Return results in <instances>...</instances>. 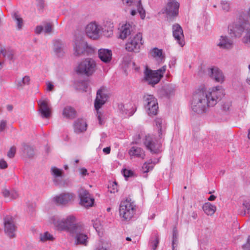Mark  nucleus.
Instances as JSON below:
<instances>
[{"mask_svg": "<svg viewBox=\"0 0 250 250\" xmlns=\"http://www.w3.org/2000/svg\"><path fill=\"white\" fill-rule=\"evenodd\" d=\"M77 88L83 91H87L88 83L86 81H78L76 83Z\"/></svg>", "mask_w": 250, "mask_h": 250, "instance_id": "40", "label": "nucleus"}, {"mask_svg": "<svg viewBox=\"0 0 250 250\" xmlns=\"http://www.w3.org/2000/svg\"><path fill=\"white\" fill-rule=\"evenodd\" d=\"M78 196L80 198V204L85 208L92 207L94 203V199L89 192L83 188L79 190Z\"/></svg>", "mask_w": 250, "mask_h": 250, "instance_id": "13", "label": "nucleus"}, {"mask_svg": "<svg viewBox=\"0 0 250 250\" xmlns=\"http://www.w3.org/2000/svg\"><path fill=\"white\" fill-rule=\"evenodd\" d=\"M40 240L42 242H45L46 241H52L54 240V237L48 231H46L40 234Z\"/></svg>", "mask_w": 250, "mask_h": 250, "instance_id": "42", "label": "nucleus"}, {"mask_svg": "<svg viewBox=\"0 0 250 250\" xmlns=\"http://www.w3.org/2000/svg\"><path fill=\"white\" fill-rule=\"evenodd\" d=\"M4 230L5 233L10 238L16 237V226L14 222V219L11 216L7 215L3 218Z\"/></svg>", "mask_w": 250, "mask_h": 250, "instance_id": "11", "label": "nucleus"}, {"mask_svg": "<svg viewBox=\"0 0 250 250\" xmlns=\"http://www.w3.org/2000/svg\"><path fill=\"white\" fill-rule=\"evenodd\" d=\"M249 24L246 21H239L229 26V34H233L237 38L240 37L244 31L249 26Z\"/></svg>", "mask_w": 250, "mask_h": 250, "instance_id": "15", "label": "nucleus"}, {"mask_svg": "<svg viewBox=\"0 0 250 250\" xmlns=\"http://www.w3.org/2000/svg\"><path fill=\"white\" fill-rule=\"evenodd\" d=\"M242 42L244 43L250 45V25L245 30V34L243 38Z\"/></svg>", "mask_w": 250, "mask_h": 250, "instance_id": "43", "label": "nucleus"}, {"mask_svg": "<svg viewBox=\"0 0 250 250\" xmlns=\"http://www.w3.org/2000/svg\"><path fill=\"white\" fill-rule=\"evenodd\" d=\"M2 194L3 196L5 198H10L12 199H15L18 198L19 197V193L18 192L15 190H12L11 191H9L6 188H3L2 190Z\"/></svg>", "mask_w": 250, "mask_h": 250, "instance_id": "35", "label": "nucleus"}, {"mask_svg": "<svg viewBox=\"0 0 250 250\" xmlns=\"http://www.w3.org/2000/svg\"><path fill=\"white\" fill-rule=\"evenodd\" d=\"M175 89L174 86L171 84H167L162 87L159 90V93L161 97L170 98L174 95Z\"/></svg>", "mask_w": 250, "mask_h": 250, "instance_id": "27", "label": "nucleus"}, {"mask_svg": "<svg viewBox=\"0 0 250 250\" xmlns=\"http://www.w3.org/2000/svg\"><path fill=\"white\" fill-rule=\"evenodd\" d=\"M231 105V103L230 102H225L223 105H222V108L223 109L224 111H228Z\"/></svg>", "mask_w": 250, "mask_h": 250, "instance_id": "51", "label": "nucleus"}, {"mask_svg": "<svg viewBox=\"0 0 250 250\" xmlns=\"http://www.w3.org/2000/svg\"><path fill=\"white\" fill-rule=\"evenodd\" d=\"M13 19L16 21L18 29L21 30L23 26V20L20 17L18 12H14L12 14Z\"/></svg>", "mask_w": 250, "mask_h": 250, "instance_id": "38", "label": "nucleus"}, {"mask_svg": "<svg viewBox=\"0 0 250 250\" xmlns=\"http://www.w3.org/2000/svg\"><path fill=\"white\" fill-rule=\"evenodd\" d=\"M108 98V95L107 89L105 87H101L97 91V96L94 103L95 109L97 111H98L102 106L105 103ZM101 115V113L97 111V116L99 121V123L100 125L103 124Z\"/></svg>", "mask_w": 250, "mask_h": 250, "instance_id": "7", "label": "nucleus"}, {"mask_svg": "<svg viewBox=\"0 0 250 250\" xmlns=\"http://www.w3.org/2000/svg\"><path fill=\"white\" fill-rule=\"evenodd\" d=\"M22 146L23 154L28 158H33L35 155L33 147L25 143H23Z\"/></svg>", "mask_w": 250, "mask_h": 250, "instance_id": "31", "label": "nucleus"}, {"mask_svg": "<svg viewBox=\"0 0 250 250\" xmlns=\"http://www.w3.org/2000/svg\"><path fill=\"white\" fill-rule=\"evenodd\" d=\"M110 147H106L103 149V152L106 154H108L110 152Z\"/></svg>", "mask_w": 250, "mask_h": 250, "instance_id": "60", "label": "nucleus"}, {"mask_svg": "<svg viewBox=\"0 0 250 250\" xmlns=\"http://www.w3.org/2000/svg\"><path fill=\"white\" fill-rule=\"evenodd\" d=\"M202 208L206 214H207L208 215L210 216L214 214L216 210V206L209 202L206 203L203 206Z\"/></svg>", "mask_w": 250, "mask_h": 250, "instance_id": "34", "label": "nucleus"}, {"mask_svg": "<svg viewBox=\"0 0 250 250\" xmlns=\"http://www.w3.org/2000/svg\"><path fill=\"white\" fill-rule=\"evenodd\" d=\"M173 36L178 44L183 46L185 44L184 36L181 26L178 23L172 26Z\"/></svg>", "mask_w": 250, "mask_h": 250, "instance_id": "18", "label": "nucleus"}, {"mask_svg": "<svg viewBox=\"0 0 250 250\" xmlns=\"http://www.w3.org/2000/svg\"><path fill=\"white\" fill-rule=\"evenodd\" d=\"M217 45L222 49H230L233 46V42L230 38L222 36Z\"/></svg>", "mask_w": 250, "mask_h": 250, "instance_id": "26", "label": "nucleus"}, {"mask_svg": "<svg viewBox=\"0 0 250 250\" xmlns=\"http://www.w3.org/2000/svg\"><path fill=\"white\" fill-rule=\"evenodd\" d=\"M16 152V147L15 146H12L8 152H7V156L10 158H13L14 157Z\"/></svg>", "mask_w": 250, "mask_h": 250, "instance_id": "47", "label": "nucleus"}, {"mask_svg": "<svg viewBox=\"0 0 250 250\" xmlns=\"http://www.w3.org/2000/svg\"><path fill=\"white\" fill-rule=\"evenodd\" d=\"M101 29V27L96 22H92L87 25L85 28V33L88 37L95 40L99 37Z\"/></svg>", "mask_w": 250, "mask_h": 250, "instance_id": "17", "label": "nucleus"}, {"mask_svg": "<svg viewBox=\"0 0 250 250\" xmlns=\"http://www.w3.org/2000/svg\"><path fill=\"white\" fill-rule=\"evenodd\" d=\"M96 70V63L91 58H86L82 61L76 68L77 74L87 77L91 76Z\"/></svg>", "mask_w": 250, "mask_h": 250, "instance_id": "5", "label": "nucleus"}, {"mask_svg": "<svg viewBox=\"0 0 250 250\" xmlns=\"http://www.w3.org/2000/svg\"><path fill=\"white\" fill-rule=\"evenodd\" d=\"M50 222L57 229L66 231L71 234L74 233L76 229L82 225L75 223V217L73 215H69L65 219L54 216L50 218Z\"/></svg>", "mask_w": 250, "mask_h": 250, "instance_id": "3", "label": "nucleus"}, {"mask_svg": "<svg viewBox=\"0 0 250 250\" xmlns=\"http://www.w3.org/2000/svg\"><path fill=\"white\" fill-rule=\"evenodd\" d=\"M238 212L243 216H245L246 214H250V203L247 201H244Z\"/></svg>", "mask_w": 250, "mask_h": 250, "instance_id": "36", "label": "nucleus"}, {"mask_svg": "<svg viewBox=\"0 0 250 250\" xmlns=\"http://www.w3.org/2000/svg\"><path fill=\"white\" fill-rule=\"evenodd\" d=\"M151 52L152 54V55L154 57H159L161 59H163L164 58V56H163V51L162 49H159L155 47L152 50Z\"/></svg>", "mask_w": 250, "mask_h": 250, "instance_id": "45", "label": "nucleus"}, {"mask_svg": "<svg viewBox=\"0 0 250 250\" xmlns=\"http://www.w3.org/2000/svg\"><path fill=\"white\" fill-rule=\"evenodd\" d=\"M159 242V236L155 234L152 236L150 240V245L153 250H155Z\"/></svg>", "mask_w": 250, "mask_h": 250, "instance_id": "41", "label": "nucleus"}, {"mask_svg": "<svg viewBox=\"0 0 250 250\" xmlns=\"http://www.w3.org/2000/svg\"><path fill=\"white\" fill-rule=\"evenodd\" d=\"M7 167V164L5 161L3 159H1L0 160V168L4 169Z\"/></svg>", "mask_w": 250, "mask_h": 250, "instance_id": "55", "label": "nucleus"}, {"mask_svg": "<svg viewBox=\"0 0 250 250\" xmlns=\"http://www.w3.org/2000/svg\"><path fill=\"white\" fill-rule=\"evenodd\" d=\"M44 32L46 34H50L52 30V25L50 23L45 24L44 27Z\"/></svg>", "mask_w": 250, "mask_h": 250, "instance_id": "50", "label": "nucleus"}, {"mask_svg": "<svg viewBox=\"0 0 250 250\" xmlns=\"http://www.w3.org/2000/svg\"><path fill=\"white\" fill-rule=\"evenodd\" d=\"M216 87L215 90L211 91L205 88L198 89L193 94L191 103L192 110L197 114H201L206 113L210 106H214L220 98V92Z\"/></svg>", "mask_w": 250, "mask_h": 250, "instance_id": "1", "label": "nucleus"}, {"mask_svg": "<svg viewBox=\"0 0 250 250\" xmlns=\"http://www.w3.org/2000/svg\"><path fill=\"white\" fill-rule=\"evenodd\" d=\"M249 72L248 74L246 82L249 85H250V64H249Z\"/></svg>", "mask_w": 250, "mask_h": 250, "instance_id": "61", "label": "nucleus"}, {"mask_svg": "<svg viewBox=\"0 0 250 250\" xmlns=\"http://www.w3.org/2000/svg\"><path fill=\"white\" fill-rule=\"evenodd\" d=\"M83 226L78 227L73 234H75V243L77 245L86 246L88 243V237L84 233Z\"/></svg>", "mask_w": 250, "mask_h": 250, "instance_id": "16", "label": "nucleus"}, {"mask_svg": "<svg viewBox=\"0 0 250 250\" xmlns=\"http://www.w3.org/2000/svg\"><path fill=\"white\" fill-rule=\"evenodd\" d=\"M53 88H54V85L52 83L48 82L47 83V90L52 91L53 89Z\"/></svg>", "mask_w": 250, "mask_h": 250, "instance_id": "58", "label": "nucleus"}, {"mask_svg": "<svg viewBox=\"0 0 250 250\" xmlns=\"http://www.w3.org/2000/svg\"><path fill=\"white\" fill-rule=\"evenodd\" d=\"M39 107V111L41 114L42 117L44 118H49L51 114L50 107L46 100H39L38 102Z\"/></svg>", "mask_w": 250, "mask_h": 250, "instance_id": "24", "label": "nucleus"}, {"mask_svg": "<svg viewBox=\"0 0 250 250\" xmlns=\"http://www.w3.org/2000/svg\"><path fill=\"white\" fill-rule=\"evenodd\" d=\"M144 104L149 116L155 115L157 113L158 105L157 99L152 95L144 97Z\"/></svg>", "mask_w": 250, "mask_h": 250, "instance_id": "10", "label": "nucleus"}, {"mask_svg": "<svg viewBox=\"0 0 250 250\" xmlns=\"http://www.w3.org/2000/svg\"><path fill=\"white\" fill-rule=\"evenodd\" d=\"M73 46L74 54L78 57L84 55L88 47L86 42L82 37L76 38Z\"/></svg>", "mask_w": 250, "mask_h": 250, "instance_id": "12", "label": "nucleus"}, {"mask_svg": "<svg viewBox=\"0 0 250 250\" xmlns=\"http://www.w3.org/2000/svg\"><path fill=\"white\" fill-rule=\"evenodd\" d=\"M216 197L213 195H211L209 198H208V200L209 201H214L215 200Z\"/></svg>", "mask_w": 250, "mask_h": 250, "instance_id": "64", "label": "nucleus"}, {"mask_svg": "<svg viewBox=\"0 0 250 250\" xmlns=\"http://www.w3.org/2000/svg\"><path fill=\"white\" fill-rule=\"evenodd\" d=\"M93 225V227L97 231H100L101 229V225L99 221L96 220L94 221Z\"/></svg>", "mask_w": 250, "mask_h": 250, "instance_id": "53", "label": "nucleus"}, {"mask_svg": "<svg viewBox=\"0 0 250 250\" xmlns=\"http://www.w3.org/2000/svg\"><path fill=\"white\" fill-rule=\"evenodd\" d=\"M208 74L209 76L216 82L222 83L224 81V76L222 71L216 67L208 68Z\"/></svg>", "mask_w": 250, "mask_h": 250, "instance_id": "23", "label": "nucleus"}, {"mask_svg": "<svg viewBox=\"0 0 250 250\" xmlns=\"http://www.w3.org/2000/svg\"><path fill=\"white\" fill-rule=\"evenodd\" d=\"M117 184L116 182L114 183V184L112 185V187H113V191H111V192H115V191H117Z\"/></svg>", "mask_w": 250, "mask_h": 250, "instance_id": "62", "label": "nucleus"}, {"mask_svg": "<svg viewBox=\"0 0 250 250\" xmlns=\"http://www.w3.org/2000/svg\"><path fill=\"white\" fill-rule=\"evenodd\" d=\"M62 116L68 119H74L77 116V113L74 108L70 106H65L62 111Z\"/></svg>", "mask_w": 250, "mask_h": 250, "instance_id": "29", "label": "nucleus"}, {"mask_svg": "<svg viewBox=\"0 0 250 250\" xmlns=\"http://www.w3.org/2000/svg\"><path fill=\"white\" fill-rule=\"evenodd\" d=\"M131 156H135L138 158L144 159L145 156V153L144 150L141 147L132 146L128 152Z\"/></svg>", "mask_w": 250, "mask_h": 250, "instance_id": "30", "label": "nucleus"}, {"mask_svg": "<svg viewBox=\"0 0 250 250\" xmlns=\"http://www.w3.org/2000/svg\"><path fill=\"white\" fill-rule=\"evenodd\" d=\"M155 122L158 128V138L156 139L152 136L148 134L145 137L144 144L147 149L149 150L151 153L157 154L161 151V142L159 140L162 139L165 135L166 125L165 121L161 118H157Z\"/></svg>", "mask_w": 250, "mask_h": 250, "instance_id": "2", "label": "nucleus"}, {"mask_svg": "<svg viewBox=\"0 0 250 250\" xmlns=\"http://www.w3.org/2000/svg\"><path fill=\"white\" fill-rule=\"evenodd\" d=\"M135 27L134 25L130 23H126L122 26L120 29L119 38L124 40L129 35L133 37V35L135 32Z\"/></svg>", "mask_w": 250, "mask_h": 250, "instance_id": "21", "label": "nucleus"}, {"mask_svg": "<svg viewBox=\"0 0 250 250\" xmlns=\"http://www.w3.org/2000/svg\"><path fill=\"white\" fill-rule=\"evenodd\" d=\"M180 4L176 0H168L166 7L161 10L162 14H166L170 19L176 17L179 14Z\"/></svg>", "mask_w": 250, "mask_h": 250, "instance_id": "9", "label": "nucleus"}, {"mask_svg": "<svg viewBox=\"0 0 250 250\" xmlns=\"http://www.w3.org/2000/svg\"><path fill=\"white\" fill-rule=\"evenodd\" d=\"M101 248L99 250H108L110 248L111 244L108 241H102Z\"/></svg>", "mask_w": 250, "mask_h": 250, "instance_id": "48", "label": "nucleus"}, {"mask_svg": "<svg viewBox=\"0 0 250 250\" xmlns=\"http://www.w3.org/2000/svg\"><path fill=\"white\" fill-rule=\"evenodd\" d=\"M166 70V66H163L161 68L154 71L146 67L144 72L145 81L148 83V84L154 85L160 82Z\"/></svg>", "mask_w": 250, "mask_h": 250, "instance_id": "6", "label": "nucleus"}, {"mask_svg": "<svg viewBox=\"0 0 250 250\" xmlns=\"http://www.w3.org/2000/svg\"><path fill=\"white\" fill-rule=\"evenodd\" d=\"M52 174L54 177V182L58 184V178H62V170L57 168L56 167H52L51 169Z\"/></svg>", "mask_w": 250, "mask_h": 250, "instance_id": "37", "label": "nucleus"}, {"mask_svg": "<svg viewBox=\"0 0 250 250\" xmlns=\"http://www.w3.org/2000/svg\"><path fill=\"white\" fill-rule=\"evenodd\" d=\"M118 109L122 116L124 118H126L132 116L135 113L136 108H135V110L129 111L127 109L125 108V105L123 104L120 103L118 104Z\"/></svg>", "mask_w": 250, "mask_h": 250, "instance_id": "33", "label": "nucleus"}, {"mask_svg": "<svg viewBox=\"0 0 250 250\" xmlns=\"http://www.w3.org/2000/svg\"><path fill=\"white\" fill-rule=\"evenodd\" d=\"M143 44L142 34L138 33L135 36L130 37L125 44V49L129 52H139L140 46Z\"/></svg>", "mask_w": 250, "mask_h": 250, "instance_id": "8", "label": "nucleus"}, {"mask_svg": "<svg viewBox=\"0 0 250 250\" xmlns=\"http://www.w3.org/2000/svg\"><path fill=\"white\" fill-rule=\"evenodd\" d=\"M37 2V6L39 9H42L44 7V0H36Z\"/></svg>", "mask_w": 250, "mask_h": 250, "instance_id": "54", "label": "nucleus"}, {"mask_svg": "<svg viewBox=\"0 0 250 250\" xmlns=\"http://www.w3.org/2000/svg\"><path fill=\"white\" fill-rule=\"evenodd\" d=\"M13 109V106L11 104H8L6 106V109L9 111H12Z\"/></svg>", "mask_w": 250, "mask_h": 250, "instance_id": "63", "label": "nucleus"}, {"mask_svg": "<svg viewBox=\"0 0 250 250\" xmlns=\"http://www.w3.org/2000/svg\"><path fill=\"white\" fill-rule=\"evenodd\" d=\"M7 125V121L6 120H1L0 121V132H2L5 128Z\"/></svg>", "mask_w": 250, "mask_h": 250, "instance_id": "52", "label": "nucleus"}, {"mask_svg": "<svg viewBox=\"0 0 250 250\" xmlns=\"http://www.w3.org/2000/svg\"><path fill=\"white\" fill-rule=\"evenodd\" d=\"M178 244V232L176 227L173 229L172 247V250L176 249Z\"/></svg>", "mask_w": 250, "mask_h": 250, "instance_id": "39", "label": "nucleus"}, {"mask_svg": "<svg viewBox=\"0 0 250 250\" xmlns=\"http://www.w3.org/2000/svg\"><path fill=\"white\" fill-rule=\"evenodd\" d=\"M136 210V206L131 199L127 198L121 202L119 213L124 220L129 221L131 219L135 214Z\"/></svg>", "mask_w": 250, "mask_h": 250, "instance_id": "4", "label": "nucleus"}, {"mask_svg": "<svg viewBox=\"0 0 250 250\" xmlns=\"http://www.w3.org/2000/svg\"><path fill=\"white\" fill-rule=\"evenodd\" d=\"M154 164L152 163V161L150 160V162L148 163H145L143 166L142 167V169L144 171V173H147L150 170L152 169L153 168Z\"/></svg>", "mask_w": 250, "mask_h": 250, "instance_id": "44", "label": "nucleus"}, {"mask_svg": "<svg viewBox=\"0 0 250 250\" xmlns=\"http://www.w3.org/2000/svg\"><path fill=\"white\" fill-rule=\"evenodd\" d=\"M80 170H81V174L83 176H85V175H86L88 174L87 170L86 169H85L84 168H81Z\"/></svg>", "mask_w": 250, "mask_h": 250, "instance_id": "59", "label": "nucleus"}, {"mask_svg": "<svg viewBox=\"0 0 250 250\" xmlns=\"http://www.w3.org/2000/svg\"><path fill=\"white\" fill-rule=\"evenodd\" d=\"M123 173L125 179L132 176L133 174V172L132 170L126 169H124L123 170Z\"/></svg>", "mask_w": 250, "mask_h": 250, "instance_id": "49", "label": "nucleus"}, {"mask_svg": "<svg viewBox=\"0 0 250 250\" xmlns=\"http://www.w3.org/2000/svg\"><path fill=\"white\" fill-rule=\"evenodd\" d=\"M87 125L86 121L82 118L77 119L73 123L74 132L79 134L85 132L87 129Z\"/></svg>", "mask_w": 250, "mask_h": 250, "instance_id": "25", "label": "nucleus"}, {"mask_svg": "<svg viewBox=\"0 0 250 250\" xmlns=\"http://www.w3.org/2000/svg\"><path fill=\"white\" fill-rule=\"evenodd\" d=\"M98 56L104 62L108 63L112 59V52L106 49H100L98 50Z\"/></svg>", "mask_w": 250, "mask_h": 250, "instance_id": "28", "label": "nucleus"}, {"mask_svg": "<svg viewBox=\"0 0 250 250\" xmlns=\"http://www.w3.org/2000/svg\"><path fill=\"white\" fill-rule=\"evenodd\" d=\"M30 78L28 76H25L22 78V79L16 80L15 83L16 84L17 89L21 90L23 88L25 85H29L30 84Z\"/></svg>", "mask_w": 250, "mask_h": 250, "instance_id": "32", "label": "nucleus"}, {"mask_svg": "<svg viewBox=\"0 0 250 250\" xmlns=\"http://www.w3.org/2000/svg\"><path fill=\"white\" fill-rule=\"evenodd\" d=\"M6 60L10 63L13 62L15 60L14 52L11 50L1 49L0 51V69L2 68L4 61Z\"/></svg>", "mask_w": 250, "mask_h": 250, "instance_id": "22", "label": "nucleus"}, {"mask_svg": "<svg viewBox=\"0 0 250 250\" xmlns=\"http://www.w3.org/2000/svg\"><path fill=\"white\" fill-rule=\"evenodd\" d=\"M222 9L225 11H229L230 8V4L228 1L222 0L221 2Z\"/></svg>", "mask_w": 250, "mask_h": 250, "instance_id": "46", "label": "nucleus"}, {"mask_svg": "<svg viewBox=\"0 0 250 250\" xmlns=\"http://www.w3.org/2000/svg\"><path fill=\"white\" fill-rule=\"evenodd\" d=\"M53 51L58 58H62L67 52V46L64 41L57 39L53 41Z\"/></svg>", "mask_w": 250, "mask_h": 250, "instance_id": "14", "label": "nucleus"}, {"mask_svg": "<svg viewBox=\"0 0 250 250\" xmlns=\"http://www.w3.org/2000/svg\"><path fill=\"white\" fill-rule=\"evenodd\" d=\"M43 27L42 26H37L35 29V32L37 34H40L43 31Z\"/></svg>", "mask_w": 250, "mask_h": 250, "instance_id": "57", "label": "nucleus"}, {"mask_svg": "<svg viewBox=\"0 0 250 250\" xmlns=\"http://www.w3.org/2000/svg\"><path fill=\"white\" fill-rule=\"evenodd\" d=\"M124 4L128 6H135L137 12L139 13L141 18L144 19L146 17V11L142 4L141 0H122Z\"/></svg>", "mask_w": 250, "mask_h": 250, "instance_id": "20", "label": "nucleus"}, {"mask_svg": "<svg viewBox=\"0 0 250 250\" xmlns=\"http://www.w3.org/2000/svg\"><path fill=\"white\" fill-rule=\"evenodd\" d=\"M244 249H250V236H249L247 239V243L243 246Z\"/></svg>", "mask_w": 250, "mask_h": 250, "instance_id": "56", "label": "nucleus"}, {"mask_svg": "<svg viewBox=\"0 0 250 250\" xmlns=\"http://www.w3.org/2000/svg\"><path fill=\"white\" fill-rule=\"evenodd\" d=\"M74 195L72 193H65L60 194L54 198L55 203L58 205L65 206L74 200Z\"/></svg>", "mask_w": 250, "mask_h": 250, "instance_id": "19", "label": "nucleus"}]
</instances>
